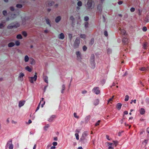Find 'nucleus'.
Instances as JSON below:
<instances>
[{"mask_svg":"<svg viewBox=\"0 0 149 149\" xmlns=\"http://www.w3.org/2000/svg\"><path fill=\"white\" fill-rule=\"evenodd\" d=\"M36 74V73H35V74L33 77H28L29 79V80L31 83H33L34 81H36L37 77Z\"/></svg>","mask_w":149,"mask_h":149,"instance_id":"1","label":"nucleus"},{"mask_svg":"<svg viewBox=\"0 0 149 149\" xmlns=\"http://www.w3.org/2000/svg\"><path fill=\"white\" fill-rule=\"evenodd\" d=\"M88 135V133L87 132H84L82 134L81 137L80 138L81 140H84L86 137Z\"/></svg>","mask_w":149,"mask_h":149,"instance_id":"2","label":"nucleus"},{"mask_svg":"<svg viewBox=\"0 0 149 149\" xmlns=\"http://www.w3.org/2000/svg\"><path fill=\"white\" fill-rule=\"evenodd\" d=\"M80 41L79 40L76 39L74 43V46L75 47H77L79 45Z\"/></svg>","mask_w":149,"mask_h":149,"instance_id":"3","label":"nucleus"},{"mask_svg":"<svg viewBox=\"0 0 149 149\" xmlns=\"http://www.w3.org/2000/svg\"><path fill=\"white\" fill-rule=\"evenodd\" d=\"M24 76V74L22 72H20L19 74V76L18 77L19 79L21 81H22L23 80V77Z\"/></svg>","mask_w":149,"mask_h":149,"instance_id":"4","label":"nucleus"},{"mask_svg":"<svg viewBox=\"0 0 149 149\" xmlns=\"http://www.w3.org/2000/svg\"><path fill=\"white\" fill-rule=\"evenodd\" d=\"M93 90L94 91V92L96 94H98L100 93V91L99 90V88L98 87L94 88H93Z\"/></svg>","mask_w":149,"mask_h":149,"instance_id":"5","label":"nucleus"},{"mask_svg":"<svg viewBox=\"0 0 149 149\" xmlns=\"http://www.w3.org/2000/svg\"><path fill=\"white\" fill-rule=\"evenodd\" d=\"M25 102L24 101H20L19 102V107H21L24 105Z\"/></svg>","mask_w":149,"mask_h":149,"instance_id":"6","label":"nucleus"},{"mask_svg":"<svg viewBox=\"0 0 149 149\" xmlns=\"http://www.w3.org/2000/svg\"><path fill=\"white\" fill-rule=\"evenodd\" d=\"M107 144L108 146H109L108 149H113V147L112 146L113 143H107Z\"/></svg>","mask_w":149,"mask_h":149,"instance_id":"7","label":"nucleus"},{"mask_svg":"<svg viewBox=\"0 0 149 149\" xmlns=\"http://www.w3.org/2000/svg\"><path fill=\"white\" fill-rule=\"evenodd\" d=\"M64 35L63 33H61L59 35L58 38L61 39H63L64 38Z\"/></svg>","mask_w":149,"mask_h":149,"instance_id":"8","label":"nucleus"},{"mask_svg":"<svg viewBox=\"0 0 149 149\" xmlns=\"http://www.w3.org/2000/svg\"><path fill=\"white\" fill-rule=\"evenodd\" d=\"M29 60V58L28 55H26L24 57V61L25 62H28Z\"/></svg>","mask_w":149,"mask_h":149,"instance_id":"9","label":"nucleus"},{"mask_svg":"<svg viewBox=\"0 0 149 149\" xmlns=\"http://www.w3.org/2000/svg\"><path fill=\"white\" fill-rule=\"evenodd\" d=\"M61 19V17L60 16H58V17H57L56 19H55V22L56 23H58V22H59V21Z\"/></svg>","mask_w":149,"mask_h":149,"instance_id":"10","label":"nucleus"},{"mask_svg":"<svg viewBox=\"0 0 149 149\" xmlns=\"http://www.w3.org/2000/svg\"><path fill=\"white\" fill-rule=\"evenodd\" d=\"M55 117V115H52V116L49 119L48 121L50 122H51L53 120L54 118Z\"/></svg>","mask_w":149,"mask_h":149,"instance_id":"11","label":"nucleus"},{"mask_svg":"<svg viewBox=\"0 0 149 149\" xmlns=\"http://www.w3.org/2000/svg\"><path fill=\"white\" fill-rule=\"evenodd\" d=\"M25 69L29 72H31L32 71V69L28 66H27L25 67Z\"/></svg>","mask_w":149,"mask_h":149,"instance_id":"12","label":"nucleus"},{"mask_svg":"<svg viewBox=\"0 0 149 149\" xmlns=\"http://www.w3.org/2000/svg\"><path fill=\"white\" fill-rule=\"evenodd\" d=\"M44 98H42V100L40 101V103H42V104H41V107H43V105H44L45 103V102L43 100Z\"/></svg>","mask_w":149,"mask_h":149,"instance_id":"13","label":"nucleus"},{"mask_svg":"<svg viewBox=\"0 0 149 149\" xmlns=\"http://www.w3.org/2000/svg\"><path fill=\"white\" fill-rule=\"evenodd\" d=\"M122 106V104L120 103L117 104L116 108L119 110H120Z\"/></svg>","mask_w":149,"mask_h":149,"instance_id":"14","label":"nucleus"},{"mask_svg":"<svg viewBox=\"0 0 149 149\" xmlns=\"http://www.w3.org/2000/svg\"><path fill=\"white\" fill-rule=\"evenodd\" d=\"M145 111L144 109L141 108L140 110V113L141 114L143 115L145 113Z\"/></svg>","mask_w":149,"mask_h":149,"instance_id":"15","label":"nucleus"},{"mask_svg":"<svg viewBox=\"0 0 149 149\" xmlns=\"http://www.w3.org/2000/svg\"><path fill=\"white\" fill-rule=\"evenodd\" d=\"M15 45V44L14 43L11 42L9 43L8 45V47H12L13 46H14Z\"/></svg>","mask_w":149,"mask_h":149,"instance_id":"16","label":"nucleus"},{"mask_svg":"<svg viewBox=\"0 0 149 149\" xmlns=\"http://www.w3.org/2000/svg\"><path fill=\"white\" fill-rule=\"evenodd\" d=\"M76 54L77 55V58H81V55L79 52L78 51L77 52Z\"/></svg>","mask_w":149,"mask_h":149,"instance_id":"17","label":"nucleus"},{"mask_svg":"<svg viewBox=\"0 0 149 149\" xmlns=\"http://www.w3.org/2000/svg\"><path fill=\"white\" fill-rule=\"evenodd\" d=\"M19 26V25L18 24H17V26H16V25H13L11 26H10V25H9L8 26V28L10 29V28H13V27H17V26Z\"/></svg>","mask_w":149,"mask_h":149,"instance_id":"18","label":"nucleus"},{"mask_svg":"<svg viewBox=\"0 0 149 149\" xmlns=\"http://www.w3.org/2000/svg\"><path fill=\"white\" fill-rule=\"evenodd\" d=\"M139 70L143 71H145L147 70V69L145 67H142L140 68Z\"/></svg>","mask_w":149,"mask_h":149,"instance_id":"19","label":"nucleus"},{"mask_svg":"<svg viewBox=\"0 0 149 149\" xmlns=\"http://www.w3.org/2000/svg\"><path fill=\"white\" fill-rule=\"evenodd\" d=\"M17 38L18 39H22V37L21 35L18 34L17 36Z\"/></svg>","mask_w":149,"mask_h":149,"instance_id":"20","label":"nucleus"},{"mask_svg":"<svg viewBox=\"0 0 149 149\" xmlns=\"http://www.w3.org/2000/svg\"><path fill=\"white\" fill-rule=\"evenodd\" d=\"M113 99L112 98H110L108 100V104L109 103H112V101H113Z\"/></svg>","mask_w":149,"mask_h":149,"instance_id":"21","label":"nucleus"},{"mask_svg":"<svg viewBox=\"0 0 149 149\" xmlns=\"http://www.w3.org/2000/svg\"><path fill=\"white\" fill-rule=\"evenodd\" d=\"M45 20H46V23L47 24H49V25L50 26H51V25H50V23L49 22V19H46Z\"/></svg>","mask_w":149,"mask_h":149,"instance_id":"22","label":"nucleus"},{"mask_svg":"<svg viewBox=\"0 0 149 149\" xmlns=\"http://www.w3.org/2000/svg\"><path fill=\"white\" fill-rule=\"evenodd\" d=\"M129 99V96L127 95L125 96V100L126 101H127Z\"/></svg>","mask_w":149,"mask_h":149,"instance_id":"23","label":"nucleus"},{"mask_svg":"<svg viewBox=\"0 0 149 149\" xmlns=\"http://www.w3.org/2000/svg\"><path fill=\"white\" fill-rule=\"evenodd\" d=\"M22 34L25 37H26L27 36V33L25 31L22 32Z\"/></svg>","mask_w":149,"mask_h":149,"instance_id":"24","label":"nucleus"},{"mask_svg":"<svg viewBox=\"0 0 149 149\" xmlns=\"http://www.w3.org/2000/svg\"><path fill=\"white\" fill-rule=\"evenodd\" d=\"M121 33L123 34H125L126 33L125 31L123 29H121Z\"/></svg>","mask_w":149,"mask_h":149,"instance_id":"25","label":"nucleus"},{"mask_svg":"<svg viewBox=\"0 0 149 149\" xmlns=\"http://www.w3.org/2000/svg\"><path fill=\"white\" fill-rule=\"evenodd\" d=\"M15 44L17 46H19L20 44L19 41H16L15 42Z\"/></svg>","mask_w":149,"mask_h":149,"instance_id":"26","label":"nucleus"},{"mask_svg":"<svg viewBox=\"0 0 149 149\" xmlns=\"http://www.w3.org/2000/svg\"><path fill=\"white\" fill-rule=\"evenodd\" d=\"M74 116L76 118H79V116H77V114L75 113H74Z\"/></svg>","mask_w":149,"mask_h":149,"instance_id":"27","label":"nucleus"},{"mask_svg":"<svg viewBox=\"0 0 149 149\" xmlns=\"http://www.w3.org/2000/svg\"><path fill=\"white\" fill-rule=\"evenodd\" d=\"M76 138L77 140L79 139V136L78 133H76L75 134Z\"/></svg>","mask_w":149,"mask_h":149,"instance_id":"28","label":"nucleus"},{"mask_svg":"<svg viewBox=\"0 0 149 149\" xmlns=\"http://www.w3.org/2000/svg\"><path fill=\"white\" fill-rule=\"evenodd\" d=\"M142 30L143 31H147V28L146 27L144 26Z\"/></svg>","mask_w":149,"mask_h":149,"instance_id":"29","label":"nucleus"},{"mask_svg":"<svg viewBox=\"0 0 149 149\" xmlns=\"http://www.w3.org/2000/svg\"><path fill=\"white\" fill-rule=\"evenodd\" d=\"M77 5L79 6H81L82 5V3L81 1H79L77 3Z\"/></svg>","mask_w":149,"mask_h":149,"instance_id":"30","label":"nucleus"},{"mask_svg":"<svg viewBox=\"0 0 149 149\" xmlns=\"http://www.w3.org/2000/svg\"><path fill=\"white\" fill-rule=\"evenodd\" d=\"M62 91H61V93H63L64 91V90L65 89V86L64 85H62Z\"/></svg>","mask_w":149,"mask_h":149,"instance_id":"31","label":"nucleus"},{"mask_svg":"<svg viewBox=\"0 0 149 149\" xmlns=\"http://www.w3.org/2000/svg\"><path fill=\"white\" fill-rule=\"evenodd\" d=\"M16 7H17V8H22V6L21 5V4H17V5H16Z\"/></svg>","mask_w":149,"mask_h":149,"instance_id":"32","label":"nucleus"},{"mask_svg":"<svg viewBox=\"0 0 149 149\" xmlns=\"http://www.w3.org/2000/svg\"><path fill=\"white\" fill-rule=\"evenodd\" d=\"M44 80L47 83H48L47 77H45L44 78Z\"/></svg>","mask_w":149,"mask_h":149,"instance_id":"33","label":"nucleus"},{"mask_svg":"<svg viewBox=\"0 0 149 149\" xmlns=\"http://www.w3.org/2000/svg\"><path fill=\"white\" fill-rule=\"evenodd\" d=\"M100 120H98L95 123V126H97L99 124V123H100Z\"/></svg>","mask_w":149,"mask_h":149,"instance_id":"34","label":"nucleus"},{"mask_svg":"<svg viewBox=\"0 0 149 149\" xmlns=\"http://www.w3.org/2000/svg\"><path fill=\"white\" fill-rule=\"evenodd\" d=\"M68 36L69 38L70 39V40H71L72 38V35L70 33H69Z\"/></svg>","mask_w":149,"mask_h":149,"instance_id":"35","label":"nucleus"},{"mask_svg":"<svg viewBox=\"0 0 149 149\" xmlns=\"http://www.w3.org/2000/svg\"><path fill=\"white\" fill-rule=\"evenodd\" d=\"M3 15H6L7 13V12L6 10H4L3 11Z\"/></svg>","mask_w":149,"mask_h":149,"instance_id":"36","label":"nucleus"},{"mask_svg":"<svg viewBox=\"0 0 149 149\" xmlns=\"http://www.w3.org/2000/svg\"><path fill=\"white\" fill-rule=\"evenodd\" d=\"M135 10V9L134 8H132L130 9V10H131V12H132L134 11Z\"/></svg>","mask_w":149,"mask_h":149,"instance_id":"37","label":"nucleus"},{"mask_svg":"<svg viewBox=\"0 0 149 149\" xmlns=\"http://www.w3.org/2000/svg\"><path fill=\"white\" fill-rule=\"evenodd\" d=\"M9 149H13V145H11L9 147Z\"/></svg>","mask_w":149,"mask_h":149,"instance_id":"38","label":"nucleus"},{"mask_svg":"<svg viewBox=\"0 0 149 149\" xmlns=\"http://www.w3.org/2000/svg\"><path fill=\"white\" fill-rule=\"evenodd\" d=\"M49 127V125H47L45 126L44 127V129L45 130H47V128Z\"/></svg>","mask_w":149,"mask_h":149,"instance_id":"39","label":"nucleus"},{"mask_svg":"<svg viewBox=\"0 0 149 149\" xmlns=\"http://www.w3.org/2000/svg\"><path fill=\"white\" fill-rule=\"evenodd\" d=\"M83 49L84 51H85L86 50L87 47L86 46H84L83 47Z\"/></svg>","mask_w":149,"mask_h":149,"instance_id":"40","label":"nucleus"},{"mask_svg":"<svg viewBox=\"0 0 149 149\" xmlns=\"http://www.w3.org/2000/svg\"><path fill=\"white\" fill-rule=\"evenodd\" d=\"M80 37L81 38H85V36L84 35H82V34H81V35H80Z\"/></svg>","mask_w":149,"mask_h":149,"instance_id":"41","label":"nucleus"},{"mask_svg":"<svg viewBox=\"0 0 149 149\" xmlns=\"http://www.w3.org/2000/svg\"><path fill=\"white\" fill-rule=\"evenodd\" d=\"M53 144L54 146H56L57 145V143L56 142H54L53 143Z\"/></svg>","mask_w":149,"mask_h":149,"instance_id":"42","label":"nucleus"},{"mask_svg":"<svg viewBox=\"0 0 149 149\" xmlns=\"http://www.w3.org/2000/svg\"><path fill=\"white\" fill-rule=\"evenodd\" d=\"M88 17H85L84 18V20L85 21H87V20H88Z\"/></svg>","mask_w":149,"mask_h":149,"instance_id":"43","label":"nucleus"},{"mask_svg":"<svg viewBox=\"0 0 149 149\" xmlns=\"http://www.w3.org/2000/svg\"><path fill=\"white\" fill-rule=\"evenodd\" d=\"M31 123H32L31 120L30 119H29V120L28 123H26L29 124Z\"/></svg>","mask_w":149,"mask_h":149,"instance_id":"44","label":"nucleus"},{"mask_svg":"<svg viewBox=\"0 0 149 149\" xmlns=\"http://www.w3.org/2000/svg\"><path fill=\"white\" fill-rule=\"evenodd\" d=\"M40 104V103L39 104L38 107H37V109H36V111L38 110L39 109Z\"/></svg>","mask_w":149,"mask_h":149,"instance_id":"45","label":"nucleus"},{"mask_svg":"<svg viewBox=\"0 0 149 149\" xmlns=\"http://www.w3.org/2000/svg\"><path fill=\"white\" fill-rule=\"evenodd\" d=\"M104 35L106 36H107V32L106 31H105L104 32Z\"/></svg>","mask_w":149,"mask_h":149,"instance_id":"46","label":"nucleus"},{"mask_svg":"<svg viewBox=\"0 0 149 149\" xmlns=\"http://www.w3.org/2000/svg\"><path fill=\"white\" fill-rule=\"evenodd\" d=\"M124 114H126V115L128 114V113L127 111H124Z\"/></svg>","mask_w":149,"mask_h":149,"instance_id":"47","label":"nucleus"},{"mask_svg":"<svg viewBox=\"0 0 149 149\" xmlns=\"http://www.w3.org/2000/svg\"><path fill=\"white\" fill-rule=\"evenodd\" d=\"M144 142L145 143V145H146L147 144V143L148 142V140H145Z\"/></svg>","mask_w":149,"mask_h":149,"instance_id":"48","label":"nucleus"},{"mask_svg":"<svg viewBox=\"0 0 149 149\" xmlns=\"http://www.w3.org/2000/svg\"><path fill=\"white\" fill-rule=\"evenodd\" d=\"M10 10L12 11H13L14 10V8L12 7H10Z\"/></svg>","mask_w":149,"mask_h":149,"instance_id":"49","label":"nucleus"},{"mask_svg":"<svg viewBox=\"0 0 149 149\" xmlns=\"http://www.w3.org/2000/svg\"><path fill=\"white\" fill-rule=\"evenodd\" d=\"M12 123H14V124H16L17 123V122L16 121H15L14 120H12Z\"/></svg>","mask_w":149,"mask_h":149,"instance_id":"50","label":"nucleus"},{"mask_svg":"<svg viewBox=\"0 0 149 149\" xmlns=\"http://www.w3.org/2000/svg\"><path fill=\"white\" fill-rule=\"evenodd\" d=\"M106 138L107 139H108V140H110V139H109V136L108 135H106Z\"/></svg>","mask_w":149,"mask_h":149,"instance_id":"51","label":"nucleus"},{"mask_svg":"<svg viewBox=\"0 0 149 149\" xmlns=\"http://www.w3.org/2000/svg\"><path fill=\"white\" fill-rule=\"evenodd\" d=\"M55 148L56 147L54 146H52L51 148V149H55Z\"/></svg>","mask_w":149,"mask_h":149,"instance_id":"52","label":"nucleus"},{"mask_svg":"<svg viewBox=\"0 0 149 149\" xmlns=\"http://www.w3.org/2000/svg\"><path fill=\"white\" fill-rule=\"evenodd\" d=\"M118 3L120 5L122 3V2L121 1H119L118 2Z\"/></svg>","mask_w":149,"mask_h":149,"instance_id":"53","label":"nucleus"},{"mask_svg":"<svg viewBox=\"0 0 149 149\" xmlns=\"http://www.w3.org/2000/svg\"><path fill=\"white\" fill-rule=\"evenodd\" d=\"M147 132L149 134V128H148L147 129Z\"/></svg>","mask_w":149,"mask_h":149,"instance_id":"54","label":"nucleus"},{"mask_svg":"<svg viewBox=\"0 0 149 149\" xmlns=\"http://www.w3.org/2000/svg\"><path fill=\"white\" fill-rule=\"evenodd\" d=\"M86 92H87V91H82V93H83V94L84 93H86Z\"/></svg>","mask_w":149,"mask_h":149,"instance_id":"55","label":"nucleus"},{"mask_svg":"<svg viewBox=\"0 0 149 149\" xmlns=\"http://www.w3.org/2000/svg\"><path fill=\"white\" fill-rule=\"evenodd\" d=\"M36 144H35V145H34V147H33V149H35L36 148Z\"/></svg>","mask_w":149,"mask_h":149,"instance_id":"56","label":"nucleus"},{"mask_svg":"<svg viewBox=\"0 0 149 149\" xmlns=\"http://www.w3.org/2000/svg\"><path fill=\"white\" fill-rule=\"evenodd\" d=\"M146 47V44H144L143 45V47L145 48Z\"/></svg>","mask_w":149,"mask_h":149,"instance_id":"57","label":"nucleus"},{"mask_svg":"<svg viewBox=\"0 0 149 149\" xmlns=\"http://www.w3.org/2000/svg\"><path fill=\"white\" fill-rule=\"evenodd\" d=\"M54 140L55 141H57V138L56 137H55L54 139Z\"/></svg>","mask_w":149,"mask_h":149,"instance_id":"58","label":"nucleus"},{"mask_svg":"<svg viewBox=\"0 0 149 149\" xmlns=\"http://www.w3.org/2000/svg\"><path fill=\"white\" fill-rule=\"evenodd\" d=\"M78 149H82V148L81 147H78Z\"/></svg>","mask_w":149,"mask_h":149,"instance_id":"59","label":"nucleus"},{"mask_svg":"<svg viewBox=\"0 0 149 149\" xmlns=\"http://www.w3.org/2000/svg\"><path fill=\"white\" fill-rule=\"evenodd\" d=\"M7 123H9V120L8 119H7Z\"/></svg>","mask_w":149,"mask_h":149,"instance_id":"60","label":"nucleus"},{"mask_svg":"<svg viewBox=\"0 0 149 149\" xmlns=\"http://www.w3.org/2000/svg\"><path fill=\"white\" fill-rule=\"evenodd\" d=\"M134 103H136V100H134Z\"/></svg>","mask_w":149,"mask_h":149,"instance_id":"61","label":"nucleus"},{"mask_svg":"<svg viewBox=\"0 0 149 149\" xmlns=\"http://www.w3.org/2000/svg\"><path fill=\"white\" fill-rule=\"evenodd\" d=\"M76 132H77L78 133H79V131L78 130H76Z\"/></svg>","mask_w":149,"mask_h":149,"instance_id":"62","label":"nucleus"},{"mask_svg":"<svg viewBox=\"0 0 149 149\" xmlns=\"http://www.w3.org/2000/svg\"><path fill=\"white\" fill-rule=\"evenodd\" d=\"M133 118L132 117H131L129 118V119H132Z\"/></svg>","mask_w":149,"mask_h":149,"instance_id":"63","label":"nucleus"},{"mask_svg":"<svg viewBox=\"0 0 149 149\" xmlns=\"http://www.w3.org/2000/svg\"><path fill=\"white\" fill-rule=\"evenodd\" d=\"M4 1L5 2H7L8 1V0H4Z\"/></svg>","mask_w":149,"mask_h":149,"instance_id":"64","label":"nucleus"}]
</instances>
